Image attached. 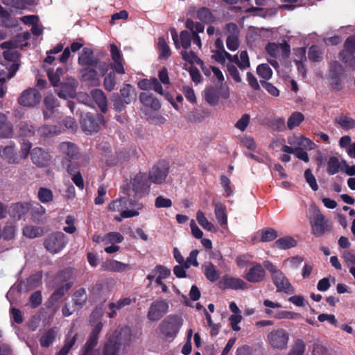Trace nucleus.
<instances>
[{
    "instance_id": "1",
    "label": "nucleus",
    "mask_w": 355,
    "mask_h": 355,
    "mask_svg": "<svg viewBox=\"0 0 355 355\" xmlns=\"http://www.w3.org/2000/svg\"><path fill=\"white\" fill-rule=\"evenodd\" d=\"M263 266L271 276L272 281L279 292H284L287 294L294 293V288L284 273L279 269L273 263L268 260L263 261Z\"/></svg>"
},
{
    "instance_id": "2",
    "label": "nucleus",
    "mask_w": 355,
    "mask_h": 355,
    "mask_svg": "<svg viewBox=\"0 0 355 355\" xmlns=\"http://www.w3.org/2000/svg\"><path fill=\"white\" fill-rule=\"evenodd\" d=\"M268 60L275 69L279 67V62L285 60L290 55L291 46L285 41L282 43L269 42L266 46Z\"/></svg>"
},
{
    "instance_id": "3",
    "label": "nucleus",
    "mask_w": 355,
    "mask_h": 355,
    "mask_svg": "<svg viewBox=\"0 0 355 355\" xmlns=\"http://www.w3.org/2000/svg\"><path fill=\"white\" fill-rule=\"evenodd\" d=\"M311 211L309 220L312 233L315 236H321L331 228V223L315 205L311 207Z\"/></svg>"
},
{
    "instance_id": "4",
    "label": "nucleus",
    "mask_w": 355,
    "mask_h": 355,
    "mask_svg": "<svg viewBox=\"0 0 355 355\" xmlns=\"http://www.w3.org/2000/svg\"><path fill=\"white\" fill-rule=\"evenodd\" d=\"M78 62L81 66L93 67L104 76L108 70V64L101 62L94 57V51L89 48H84L79 53Z\"/></svg>"
},
{
    "instance_id": "5",
    "label": "nucleus",
    "mask_w": 355,
    "mask_h": 355,
    "mask_svg": "<svg viewBox=\"0 0 355 355\" xmlns=\"http://www.w3.org/2000/svg\"><path fill=\"white\" fill-rule=\"evenodd\" d=\"M132 189H127L126 194L130 198L139 199L149 192L150 184L148 179L144 173L137 174L132 180Z\"/></svg>"
},
{
    "instance_id": "6",
    "label": "nucleus",
    "mask_w": 355,
    "mask_h": 355,
    "mask_svg": "<svg viewBox=\"0 0 355 355\" xmlns=\"http://www.w3.org/2000/svg\"><path fill=\"white\" fill-rule=\"evenodd\" d=\"M214 59L219 62H224L228 60V62H235L241 69H245L250 67V60L246 51H242L239 57L237 55H232L225 49L217 50L214 55Z\"/></svg>"
},
{
    "instance_id": "7",
    "label": "nucleus",
    "mask_w": 355,
    "mask_h": 355,
    "mask_svg": "<svg viewBox=\"0 0 355 355\" xmlns=\"http://www.w3.org/2000/svg\"><path fill=\"white\" fill-rule=\"evenodd\" d=\"M71 275V270L67 269L61 271L55 277V283L58 286V288L51 297L53 302H58L71 287L72 283L69 282Z\"/></svg>"
},
{
    "instance_id": "8",
    "label": "nucleus",
    "mask_w": 355,
    "mask_h": 355,
    "mask_svg": "<svg viewBox=\"0 0 355 355\" xmlns=\"http://www.w3.org/2000/svg\"><path fill=\"white\" fill-rule=\"evenodd\" d=\"M230 97L229 87L227 83L218 84L216 87H207L205 90V99L211 105H216L220 98L227 99Z\"/></svg>"
},
{
    "instance_id": "9",
    "label": "nucleus",
    "mask_w": 355,
    "mask_h": 355,
    "mask_svg": "<svg viewBox=\"0 0 355 355\" xmlns=\"http://www.w3.org/2000/svg\"><path fill=\"white\" fill-rule=\"evenodd\" d=\"M182 325V319L178 315L167 316L159 326V331L166 338H174Z\"/></svg>"
},
{
    "instance_id": "10",
    "label": "nucleus",
    "mask_w": 355,
    "mask_h": 355,
    "mask_svg": "<svg viewBox=\"0 0 355 355\" xmlns=\"http://www.w3.org/2000/svg\"><path fill=\"white\" fill-rule=\"evenodd\" d=\"M143 209V205L134 202L132 200L123 197L112 201L108 205V209L112 212L139 211Z\"/></svg>"
},
{
    "instance_id": "11",
    "label": "nucleus",
    "mask_w": 355,
    "mask_h": 355,
    "mask_svg": "<svg viewBox=\"0 0 355 355\" xmlns=\"http://www.w3.org/2000/svg\"><path fill=\"white\" fill-rule=\"evenodd\" d=\"M355 35L349 37L343 51L339 53V58L347 67L355 69Z\"/></svg>"
},
{
    "instance_id": "12",
    "label": "nucleus",
    "mask_w": 355,
    "mask_h": 355,
    "mask_svg": "<svg viewBox=\"0 0 355 355\" xmlns=\"http://www.w3.org/2000/svg\"><path fill=\"white\" fill-rule=\"evenodd\" d=\"M267 340L272 348L283 349L287 347L289 334L283 329H274L268 334Z\"/></svg>"
},
{
    "instance_id": "13",
    "label": "nucleus",
    "mask_w": 355,
    "mask_h": 355,
    "mask_svg": "<svg viewBox=\"0 0 355 355\" xmlns=\"http://www.w3.org/2000/svg\"><path fill=\"white\" fill-rule=\"evenodd\" d=\"M42 96L35 88H28L23 91L18 97V103L26 107H34L41 101Z\"/></svg>"
},
{
    "instance_id": "14",
    "label": "nucleus",
    "mask_w": 355,
    "mask_h": 355,
    "mask_svg": "<svg viewBox=\"0 0 355 355\" xmlns=\"http://www.w3.org/2000/svg\"><path fill=\"white\" fill-rule=\"evenodd\" d=\"M103 121V116L101 114H85L82 116V128L85 132L89 134L97 132Z\"/></svg>"
},
{
    "instance_id": "15",
    "label": "nucleus",
    "mask_w": 355,
    "mask_h": 355,
    "mask_svg": "<svg viewBox=\"0 0 355 355\" xmlns=\"http://www.w3.org/2000/svg\"><path fill=\"white\" fill-rule=\"evenodd\" d=\"M67 240L62 232H57L49 236L44 242L46 249L51 253H58L66 245Z\"/></svg>"
},
{
    "instance_id": "16",
    "label": "nucleus",
    "mask_w": 355,
    "mask_h": 355,
    "mask_svg": "<svg viewBox=\"0 0 355 355\" xmlns=\"http://www.w3.org/2000/svg\"><path fill=\"white\" fill-rule=\"evenodd\" d=\"M168 304L165 300H156L150 306L147 317L151 321H157L168 312Z\"/></svg>"
},
{
    "instance_id": "17",
    "label": "nucleus",
    "mask_w": 355,
    "mask_h": 355,
    "mask_svg": "<svg viewBox=\"0 0 355 355\" xmlns=\"http://www.w3.org/2000/svg\"><path fill=\"white\" fill-rule=\"evenodd\" d=\"M168 173V166L164 162H160L153 166L149 172L148 181L154 184H162L164 182Z\"/></svg>"
},
{
    "instance_id": "18",
    "label": "nucleus",
    "mask_w": 355,
    "mask_h": 355,
    "mask_svg": "<svg viewBox=\"0 0 355 355\" xmlns=\"http://www.w3.org/2000/svg\"><path fill=\"white\" fill-rule=\"evenodd\" d=\"M263 265L259 263H254L245 275V279L250 283H259L266 278V270Z\"/></svg>"
},
{
    "instance_id": "19",
    "label": "nucleus",
    "mask_w": 355,
    "mask_h": 355,
    "mask_svg": "<svg viewBox=\"0 0 355 355\" xmlns=\"http://www.w3.org/2000/svg\"><path fill=\"white\" fill-rule=\"evenodd\" d=\"M26 45V44H19L16 40H10L3 42L0 44L1 49H6L3 52V57L6 60L16 63L19 58V53L15 49Z\"/></svg>"
},
{
    "instance_id": "20",
    "label": "nucleus",
    "mask_w": 355,
    "mask_h": 355,
    "mask_svg": "<svg viewBox=\"0 0 355 355\" xmlns=\"http://www.w3.org/2000/svg\"><path fill=\"white\" fill-rule=\"evenodd\" d=\"M93 67H87L80 71L81 80L92 86H98L101 83L100 77L103 76L99 73L98 69Z\"/></svg>"
},
{
    "instance_id": "21",
    "label": "nucleus",
    "mask_w": 355,
    "mask_h": 355,
    "mask_svg": "<svg viewBox=\"0 0 355 355\" xmlns=\"http://www.w3.org/2000/svg\"><path fill=\"white\" fill-rule=\"evenodd\" d=\"M344 76L343 67L335 62L331 68L329 73V79L331 85L334 89H339Z\"/></svg>"
},
{
    "instance_id": "22",
    "label": "nucleus",
    "mask_w": 355,
    "mask_h": 355,
    "mask_svg": "<svg viewBox=\"0 0 355 355\" xmlns=\"http://www.w3.org/2000/svg\"><path fill=\"white\" fill-rule=\"evenodd\" d=\"M31 159L34 164L39 167L46 166L50 161L51 156L41 148H35L31 153Z\"/></svg>"
},
{
    "instance_id": "23",
    "label": "nucleus",
    "mask_w": 355,
    "mask_h": 355,
    "mask_svg": "<svg viewBox=\"0 0 355 355\" xmlns=\"http://www.w3.org/2000/svg\"><path fill=\"white\" fill-rule=\"evenodd\" d=\"M288 142L294 148L312 150L315 146L313 142L302 135H295L288 137Z\"/></svg>"
},
{
    "instance_id": "24",
    "label": "nucleus",
    "mask_w": 355,
    "mask_h": 355,
    "mask_svg": "<svg viewBox=\"0 0 355 355\" xmlns=\"http://www.w3.org/2000/svg\"><path fill=\"white\" fill-rule=\"evenodd\" d=\"M224 288L232 290H245L248 288V284L241 278L225 275L222 280Z\"/></svg>"
},
{
    "instance_id": "25",
    "label": "nucleus",
    "mask_w": 355,
    "mask_h": 355,
    "mask_svg": "<svg viewBox=\"0 0 355 355\" xmlns=\"http://www.w3.org/2000/svg\"><path fill=\"white\" fill-rule=\"evenodd\" d=\"M293 51V61L297 66L298 72L303 77L305 76L306 69L304 63L306 62V49L304 47L295 48Z\"/></svg>"
},
{
    "instance_id": "26",
    "label": "nucleus",
    "mask_w": 355,
    "mask_h": 355,
    "mask_svg": "<svg viewBox=\"0 0 355 355\" xmlns=\"http://www.w3.org/2000/svg\"><path fill=\"white\" fill-rule=\"evenodd\" d=\"M110 53L112 59L114 63L112 64V68L120 74L125 73V69L123 67L124 60L121 56V52L115 44L110 45Z\"/></svg>"
},
{
    "instance_id": "27",
    "label": "nucleus",
    "mask_w": 355,
    "mask_h": 355,
    "mask_svg": "<svg viewBox=\"0 0 355 355\" xmlns=\"http://www.w3.org/2000/svg\"><path fill=\"white\" fill-rule=\"evenodd\" d=\"M172 38L177 49L182 47L184 49L187 50L191 46L192 40V34L187 31H183L180 34V39H178V33L173 31L171 33Z\"/></svg>"
},
{
    "instance_id": "28",
    "label": "nucleus",
    "mask_w": 355,
    "mask_h": 355,
    "mask_svg": "<svg viewBox=\"0 0 355 355\" xmlns=\"http://www.w3.org/2000/svg\"><path fill=\"white\" fill-rule=\"evenodd\" d=\"M186 27L191 31L192 34V40L194 44H196L198 48H201L202 42L198 33H203L205 26L199 22H194L191 19H187L186 21Z\"/></svg>"
},
{
    "instance_id": "29",
    "label": "nucleus",
    "mask_w": 355,
    "mask_h": 355,
    "mask_svg": "<svg viewBox=\"0 0 355 355\" xmlns=\"http://www.w3.org/2000/svg\"><path fill=\"white\" fill-rule=\"evenodd\" d=\"M102 270L123 272L130 270L131 267L129 264L118 261L116 260H107L101 265Z\"/></svg>"
},
{
    "instance_id": "30",
    "label": "nucleus",
    "mask_w": 355,
    "mask_h": 355,
    "mask_svg": "<svg viewBox=\"0 0 355 355\" xmlns=\"http://www.w3.org/2000/svg\"><path fill=\"white\" fill-rule=\"evenodd\" d=\"M60 86L61 89L58 93V96L62 98H67L74 95L77 82L74 78H68L67 83H60Z\"/></svg>"
},
{
    "instance_id": "31",
    "label": "nucleus",
    "mask_w": 355,
    "mask_h": 355,
    "mask_svg": "<svg viewBox=\"0 0 355 355\" xmlns=\"http://www.w3.org/2000/svg\"><path fill=\"white\" fill-rule=\"evenodd\" d=\"M42 274L40 272L30 276L26 281H21L19 284L20 291L32 290L41 284Z\"/></svg>"
},
{
    "instance_id": "32",
    "label": "nucleus",
    "mask_w": 355,
    "mask_h": 355,
    "mask_svg": "<svg viewBox=\"0 0 355 355\" xmlns=\"http://www.w3.org/2000/svg\"><path fill=\"white\" fill-rule=\"evenodd\" d=\"M202 270L205 277L211 282H216L220 275V272L211 262H205L202 266Z\"/></svg>"
},
{
    "instance_id": "33",
    "label": "nucleus",
    "mask_w": 355,
    "mask_h": 355,
    "mask_svg": "<svg viewBox=\"0 0 355 355\" xmlns=\"http://www.w3.org/2000/svg\"><path fill=\"white\" fill-rule=\"evenodd\" d=\"M73 310H79L82 309L87 300V295L86 291L83 288H80L75 291L72 297Z\"/></svg>"
},
{
    "instance_id": "34",
    "label": "nucleus",
    "mask_w": 355,
    "mask_h": 355,
    "mask_svg": "<svg viewBox=\"0 0 355 355\" xmlns=\"http://www.w3.org/2000/svg\"><path fill=\"white\" fill-rule=\"evenodd\" d=\"M60 151L71 159H78L79 150L77 146L71 142L64 141L59 144Z\"/></svg>"
},
{
    "instance_id": "35",
    "label": "nucleus",
    "mask_w": 355,
    "mask_h": 355,
    "mask_svg": "<svg viewBox=\"0 0 355 355\" xmlns=\"http://www.w3.org/2000/svg\"><path fill=\"white\" fill-rule=\"evenodd\" d=\"M44 108L43 115L45 119H49L58 106L57 99L53 96H48L44 98Z\"/></svg>"
},
{
    "instance_id": "36",
    "label": "nucleus",
    "mask_w": 355,
    "mask_h": 355,
    "mask_svg": "<svg viewBox=\"0 0 355 355\" xmlns=\"http://www.w3.org/2000/svg\"><path fill=\"white\" fill-rule=\"evenodd\" d=\"M132 302V300L130 297H124L119 300L116 302H111L109 304V309L111 311L107 313L110 318H114L116 315V311L120 310Z\"/></svg>"
},
{
    "instance_id": "37",
    "label": "nucleus",
    "mask_w": 355,
    "mask_h": 355,
    "mask_svg": "<svg viewBox=\"0 0 355 355\" xmlns=\"http://www.w3.org/2000/svg\"><path fill=\"white\" fill-rule=\"evenodd\" d=\"M91 96L102 112L105 113L107 111V98L104 92L101 89H95L91 92Z\"/></svg>"
},
{
    "instance_id": "38",
    "label": "nucleus",
    "mask_w": 355,
    "mask_h": 355,
    "mask_svg": "<svg viewBox=\"0 0 355 355\" xmlns=\"http://www.w3.org/2000/svg\"><path fill=\"white\" fill-rule=\"evenodd\" d=\"M140 101L146 107H149L154 111H157L160 107L159 101L155 98L151 94L148 92H142L139 96Z\"/></svg>"
},
{
    "instance_id": "39",
    "label": "nucleus",
    "mask_w": 355,
    "mask_h": 355,
    "mask_svg": "<svg viewBox=\"0 0 355 355\" xmlns=\"http://www.w3.org/2000/svg\"><path fill=\"white\" fill-rule=\"evenodd\" d=\"M170 275L171 270L168 268L161 265H157L147 275V279L150 281V284H151L156 276L164 279L168 277Z\"/></svg>"
},
{
    "instance_id": "40",
    "label": "nucleus",
    "mask_w": 355,
    "mask_h": 355,
    "mask_svg": "<svg viewBox=\"0 0 355 355\" xmlns=\"http://www.w3.org/2000/svg\"><path fill=\"white\" fill-rule=\"evenodd\" d=\"M37 132L41 137L49 138L60 134L62 130L58 125H44L38 129Z\"/></svg>"
},
{
    "instance_id": "41",
    "label": "nucleus",
    "mask_w": 355,
    "mask_h": 355,
    "mask_svg": "<svg viewBox=\"0 0 355 355\" xmlns=\"http://www.w3.org/2000/svg\"><path fill=\"white\" fill-rule=\"evenodd\" d=\"M13 135L12 124L7 121L5 114H0V136L1 137L8 138Z\"/></svg>"
},
{
    "instance_id": "42",
    "label": "nucleus",
    "mask_w": 355,
    "mask_h": 355,
    "mask_svg": "<svg viewBox=\"0 0 355 355\" xmlns=\"http://www.w3.org/2000/svg\"><path fill=\"white\" fill-rule=\"evenodd\" d=\"M275 247L280 250H287L296 246L297 241L290 236L278 239L274 243Z\"/></svg>"
},
{
    "instance_id": "43",
    "label": "nucleus",
    "mask_w": 355,
    "mask_h": 355,
    "mask_svg": "<svg viewBox=\"0 0 355 355\" xmlns=\"http://www.w3.org/2000/svg\"><path fill=\"white\" fill-rule=\"evenodd\" d=\"M58 329L56 327L46 331L40 338V345L43 347H47L51 345L58 335Z\"/></svg>"
},
{
    "instance_id": "44",
    "label": "nucleus",
    "mask_w": 355,
    "mask_h": 355,
    "mask_svg": "<svg viewBox=\"0 0 355 355\" xmlns=\"http://www.w3.org/2000/svg\"><path fill=\"white\" fill-rule=\"evenodd\" d=\"M214 213L216 218L220 225H226L227 223V216L226 207L221 202H217L214 205Z\"/></svg>"
},
{
    "instance_id": "45",
    "label": "nucleus",
    "mask_w": 355,
    "mask_h": 355,
    "mask_svg": "<svg viewBox=\"0 0 355 355\" xmlns=\"http://www.w3.org/2000/svg\"><path fill=\"white\" fill-rule=\"evenodd\" d=\"M17 25V21L10 17V14L0 5V26L13 27Z\"/></svg>"
},
{
    "instance_id": "46",
    "label": "nucleus",
    "mask_w": 355,
    "mask_h": 355,
    "mask_svg": "<svg viewBox=\"0 0 355 355\" xmlns=\"http://www.w3.org/2000/svg\"><path fill=\"white\" fill-rule=\"evenodd\" d=\"M196 219L199 225L205 230L211 232H216L217 229L215 225L207 220L205 214L201 211L198 210L196 214Z\"/></svg>"
},
{
    "instance_id": "47",
    "label": "nucleus",
    "mask_w": 355,
    "mask_h": 355,
    "mask_svg": "<svg viewBox=\"0 0 355 355\" xmlns=\"http://www.w3.org/2000/svg\"><path fill=\"white\" fill-rule=\"evenodd\" d=\"M98 343V338L89 336V339L85 345L84 352L83 355H100L98 350L95 349L94 347L96 346Z\"/></svg>"
},
{
    "instance_id": "48",
    "label": "nucleus",
    "mask_w": 355,
    "mask_h": 355,
    "mask_svg": "<svg viewBox=\"0 0 355 355\" xmlns=\"http://www.w3.org/2000/svg\"><path fill=\"white\" fill-rule=\"evenodd\" d=\"M28 207L26 205L17 203L10 207V214L14 218L20 219L28 212Z\"/></svg>"
},
{
    "instance_id": "49",
    "label": "nucleus",
    "mask_w": 355,
    "mask_h": 355,
    "mask_svg": "<svg viewBox=\"0 0 355 355\" xmlns=\"http://www.w3.org/2000/svg\"><path fill=\"white\" fill-rule=\"evenodd\" d=\"M114 337V340H116L117 343L121 345L125 344L132 340L131 330L128 327L122 328L117 336H112Z\"/></svg>"
},
{
    "instance_id": "50",
    "label": "nucleus",
    "mask_w": 355,
    "mask_h": 355,
    "mask_svg": "<svg viewBox=\"0 0 355 355\" xmlns=\"http://www.w3.org/2000/svg\"><path fill=\"white\" fill-rule=\"evenodd\" d=\"M120 92L123 98V101L125 104H129L132 100L135 99V91L130 85H125L123 88L121 89Z\"/></svg>"
},
{
    "instance_id": "51",
    "label": "nucleus",
    "mask_w": 355,
    "mask_h": 355,
    "mask_svg": "<svg viewBox=\"0 0 355 355\" xmlns=\"http://www.w3.org/2000/svg\"><path fill=\"white\" fill-rule=\"evenodd\" d=\"M18 69L19 64L17 63H12L10 66H8L0 62V76L6 75L7 78L10 79L14 76Z\"/></svg>"
},
{
    "instance_id": "52",
    "label": "nucleus",
    "mask_w": 355,
    "mask_h": 355,
    "mask_svg": "<svg viewBox=\"0 0 355 355\" xmlns=\"http://www.w3.org/2000/svg\"><path fill=\"white\" fill-rule=\"evenodd\" d=\"M119 346L116 340H114V337L111 336L105 345L103 355H116Z\"/></svg>"
},
{
    "instance_id": "53",
    "label": "nucleus",
    "mask_w": 355,
    "mask_h": 355,
    "mask_svg": "<svg viewBox=\"0 0 355 355\" xmlns=\"http://www.w3.org/2000/svg\"><path fill=\"white\" fill-rule=\"evenodd\" d=\"M304 119V115L298 112L293 113L287 121V126L289 130H293L294 128L298 126Z\"/></svg>"
},
{
    "instance_id": "54",
    "label": "nucleus",
    "mask_w": 355,
    "mask_h": 355,
    "mask_svg": "<svg viewBox=\"0 0 355 355\" xmlns=\"http://www.w3.org/2000/svg\"><path fill=\"white\" fill-rule=\"evenodd\" d=\"M303 261V258L300 256L292 257L286 259L283 261V266L288 269H297Z\"/></svg>"
},
{
    "instance_id": "55",
    "label": "nucleus",
    "mask_w": 355,
    "mask_h": 355,
    "mask_svg": "<svg viewBox=\"0 0 355 355\" xmlns=\"http://www.w3.org/2000/svg\"><path fill=\"white\" fill-rule=\"evenodd\" d=\"M105 245H115L123 241V236L119 232H109L104 235Z\"/></svg>"
},
{
    "instance_id": "56",
    "label": "nucleus",
    "mask_w": 355,
    "mask_h": 355,
    "mask_svg": "<svg viewBox=\"0 0 355 355\" xmlns=\"http://www.w3.org/2000/svg\"><path fill=\"white\" fill-rule=\"evenodd\" d=\"M157 46L159 51V58L166 59L171 55V50L164 39H158Z\"/></svg>"
},
{
    "instance_id": "57",
    "label": "nucleus",
    "mask_w": 355,
    "mask_h": 355,
    "mask_svg": "<svg viewBox=\"0 0 355 355\" xmlns=\"http://www.w3.org/2000/svg\"><path fill=\"white\" fill-rule=\"evenodd\" d=\"M23 234L28 238L34 239L42 236L43 234V230L39 227L26 226L23 230Z\"/></svg>"
},
{
    "instance_id": "58",
    "label": "nucleus",
    "mask_w": 355,
    "mask_h": 355,
    "mask_svg": "<svg viewBox=\"0 0 355 355\" xmlns=\"http://www.w3.org/2000/svg\"><path fill=\"white\" fill-rule=\"evenodd\" d=\"M182 58L191 64H202V61L192 51L184 49L181 52Z\"/></svg>"
},
{
    "instance_id": "59",
    "label": "nucleus",
    "mask_w": 355,
    "mask_h": 355,
    "mask_svg": "<svg viewBox=\"0 0 355 355\" xmlns=\"http://www.w3.org/2000/svg\"><path fill=\"white\" fill-rule=\"evenodd\" d=\"M257 73L264 80H269L272 75V71L268 64H261L257 67Z\"/></svg>"
},
{
    "instance_id": "60",
    "label": "nucleus",
    "mask_w": 355,
    "mask_h": 355,
    "mask_svg": "<svg viewBox=\"0 0 355 355\" xmlns=\"http://www.w3.org/2000/svg\"><path fill=\"white\" fill-rule=\"evenodd\" d=\"M37 197L42 202L47 203L53 200V195L51 190L42 187L38 190Z\"/></svg>"
},
{
    "instance_id": "61",
    "label": "nucleus",
    "mask_w": 355,
    "mask_h": 355,
    "mask_svg": "<svg viewBox=\"0 0 355 355\" xmlns=\"http://www.w3.org/2000/svg\"><path fill=\"white\" fill-rule=\"evenodd\" d=\"M64 70L65 69L62 67H58L55 73L52 71L48 70L47 73L49 80L53 86H58V83L60 82V77L63 75V73H64Z\"/></svg>"
},
{
    "instance_id": "62",
    "label": "nucleus",
    "mask_w": 355,
    "mask_h": 355,
    "mask_svg": "<svg viewBox=\"0 0 355 355\" xmlns=\"http://www.w3.org/2000/svg\"><path fill=\"white\" fill-rule=\"evenodd\" d=\"M340 162L337 157H331L327 162V172L329 175H334L339 171Z\"/></svg>"
},
{
    "instance_id": "63",
    "label": "nucleus",
    "mask_w": 355,
    "mask_h": 355,
    "mask_svg": "<svg viewBox=\"0 0 355 355\" xmlns=\"http://www.w3.org/2000/svg\"><path fill=\"white\" fill-rule=\"evenodd\" d=\"M336 122L345 129H352L355 127V121L347 116H340L336 119Z\"/></svg>"
},
{
    "instance_id": "64",
    "label": "nucleus",
    "mask_w": 355,
    "mask_h": 355,
    "mask_svg": "<svg viewBox=\"0 0 355 355\" xmlns=\"http://www.w3.org/2000/svg\"><path fill=\"white\" fill-rule=\"evenodd\" d=\"M304 350V342L301 339H298L295 343L293 347H292L288 355H303Z\"/></svg>"
}]
</instances>
